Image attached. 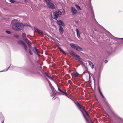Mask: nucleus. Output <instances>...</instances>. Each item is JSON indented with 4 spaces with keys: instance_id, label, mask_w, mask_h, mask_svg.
I'll list each match as a JSON object with an SVG mask.
<instances>
[{
    "instance_id": "nucleus-17",
    "label": "nucleus",
    "mask_w": 123,
    "mask_h": 123,
    "mask_svg": "<svg viewBox=\"0 0 123 123\" xmlns=\"http://www.w3.org/2000/svg\"><path fill=\"white\" fill-rule=\"evenodd\" d=\"M58 48L59 49L60 51L62 52V53L64 54H66V53L63 50L60 48V47L59 46H58Z\"/></svg>"
},
{
    "instance_id": "nucleus-10",
    "label": "nucleus",
    "mask_w": 123,
    "mask_h": 123,
    "mask_svg": "<svg viewBox=\"0 0 123 123\" xmlns=\"http://www.w3.org/2000/svg\"><path fill=\"white\" fill-rule=\"evenodd\" d=\"M53 14L54 16V18L53 17V18L56 19L59 16L58 13L57 12L55 11V12H53Z\"/></svg>"
},
{
    "instance_id": "nucleus-15",
    "label": "nucleus",
    "mask_w": 123,
    "mask_h": 123,
    "mask_svg": "<svg viewBox=\"0 0 123 123\" xmlns=\"http://www.w3.org/2000/svg\"><path fill=\"white\" fill-rule=\"evenodd\" d=\"M104 29L105 31V34L106 35H107L109 36H111L112 37H113V36L109 31H108L105 29Z\"/></svg>"
},
{
    "instance_id": "nucleus-54",
    "label": "nucleus",
    "mask_w": 123,
    "mask_h": 123,
    "mask_svg": "<svg viewBox=\"0 0 123 123\" xmlns=\"http://www.w3.org/2000/svg\"><path fill=\"white\" fill-rule=\"evenodd\" d=\"M120 39H123V38H120Z\"/></svg>"
},
{
    "instance_id": "nucleus-9",
    "label": "nucleus",
    "mask_w": 123,
    "mask_h": 123,
    "mask_svg": "<svg viewBox=\"0 0 123 123\" xmlns=\"http://www.w3.org/2000/svg\"><path fill=\"white\" fill-rule=\"evenodd\" d=\"M76 106L80 110V111L82 112L83 114V112L80 109H81L83 107L77 101L75 103Z\"/></svg>"
},
{
    "instance_id": "nucleus-7",
    "label": "nucleus",
    "mask_w": 123,
    "mask_h": 123,
    "mask_svg": "<svg viewBox=\"0 0 123 123\" xmlns=\"http://www.w3.org/2000/svg\"><path fill=\"white\" fill-rule=\"evenodd\" d=\"M32 51L36 55L38 56H40V55L39 54L40 53V52L38 51V50L35 47H34L32 48Z\"/></svg>"
},
{
    "instance_id": "nucleus-24",
    "label": "nucleus",
    "mask_w": 123,
    "mask_h": 123,
    "mask_svg": "<svg viewBox=\"0 0 123 123\" xmlns=\"http://www.w3.org/2000/svg\"><path fill=\"white\" fill-rule=\"evenodd\" d=\"M1 123H3L4 121V117L2 116L1 117Z\"/></svg>"
},
{
    "instance_id": "nucleus-56",
    "label": "nucleus",
    "mask_w": 123,
    "mask_h": 123,
    "mask_svg": "<svg viewBox=\"0 0 123 123\" xmlns=\"http://www.w3.org/2000/svg\"><path fill=\"white\" fill-rule=\"evenodd\" d=\"M90 4H91V2H90Z\"/></svg>"
},
{
    "instance_id": "nucleus-13",
    "label": "nucleus",
    "mask_w": 123,
    "mask_h": 123,
    "mask_svg": "<svg viewBox=\"0 0 123 123\" xmlns=\"http://www.w3.org/2000/svg\"><path fill=\"white\" fill-rule=\"evenodd\" d=\"M59 31L60 33L61 34H62L64 32V29L63 27L61 26H59Z\"/></svg>"
},
{
    "instance_id": "nucleus-5",
    "label": "nucleus",
    "mask_w": 123,
    "mask_h": 123,
    "mask_svg": "<svg viewBox=\"0 0 123 123\" xmlns=\"http://www.w3.org/2000/svg\"><path fill=\"white\" fill-rule=\"evenodd\" d=\"M115 50V48L109 46L107 48L106 52L108 55H110L112 53L114 52Z\"/></svg>"
},
{
    "instance_id": "nucleus-45",
    "label": "nucleus",
    "mask_w": 123,
    "mask_h": 123,
    "mask_svg": "<svg viewBox=\"0 0 123 123\" xmlns=\"http://www.w3.org/2000/svg\"><path fill=\"white\" fill-rule=\"evenodd\" d=\"M57 87H58V91H59L60 92V91L61 90H60V89L59 88V87H58V85H57Z\"/></svg>"
},
{
    "instance_id": "nucleus-29",
    "label": "nucleus",
    "mask_w": 123,
    "mask_h": 123,
    "mask_svg": "<svg viewBox=\"0 0 123 123\" xmlns=\"http://www.w3.org/2000/svg\"><path fill=\"white\" fill-rule=\"evenodd\" d=\"M75 59L76 60H77L78 61H79L81 63L82 65H84L83 62L82 61H81L79 59H77L76 58H75Z\"/></svg>"
},
{
    "instance_id": "nucleus-47",
    "label": "nucleus",
    "mask_w": 123,
    "mask_h": 123,
    "mask_svg": "<svg viewBox=\"0 0 123 123\" xmlns=\"http://www.w3.org/2000/svg\"><path fill=\"white\" fill-rule=\"evenodd\" d=\"M46 2H48L47 1V0L49 1H50V0H44Z\"/></svg>"
},
{
    "instance_id": "nucleus-50",
    "label": "nucleus",
    "mask_w": 123,
    "mask_h": 123,
    "mask_svg": "<svg viewBox=\"0 0 123 123\" xmlns=\"http://www.w3.org/2000/svg\"><path fill=\"white\" fill-rule=\"evenodd\" d=\"M86 121H88V119L87 118H86Z\"/></svg>"
},
{
    "instance_id": "nucleus-39",
    "label": "nucleus",
    "mask_w": 123,
    "mask_h": 123,
    "mask_svg": "<svg viewBox=\"0 0 123 123\" xmlns=\"http://www.w3.org/2000/svg\"><path fill=\"white\" fill-rule=\"evenodd\" d=\"M64 94V95H65L66 96H69V95H68V94L66 92H65Z\"/></svg>"
},
{
    "instance_id": "nucleus-37",
    "label": "nucleus",
    "mask_w": 123,
    "mask_h": 123,
    "mask_svg": "<svg viewBox=\"0 0 123 123\" xmlns=\"http://www.w3.org/2000/svg\"><path fill=\"white\" fill-rule=\"evenodd\" d=\"M91 68L92 69H93L94 68V65L93 64L91 66Z\"/></svg>"
},
{
    "instance_id": "nucleus-40",
    "label": "nucleus",
    "mask_w": 123,
    "mask_h": 123,
    "mask_svg": "<svg viewBox=\"0 0 123 123\" xmlns=\"http://www.w3.org/2000/svg\"><path fill=\"white\" fill-rule=\"evenodd\" d=\"M34 29L35 30V31L37 30H37H39L37 28V27H35L34 28Z\"/></svg>"
},
{
    "instance_id": "nucleus-14",
    "label": "nucleus",
    "mask_w": 123,
    "mask_h": 123,
    "mask_svg": "<svg viewBox=\"0 0 123 123\" xmlns=\"http://www.w3.org/2000/svg\"><path fill=\"white\" fill-rule=\"evenodd\" d=\"M43 74L45 77H46L49 78H52L51 77V75H49L46 72L43 73Z\"/></svg>"
},
{
    "instance_id": "nucleus-8",
    "label": "nucleus",
    "mask_w": 123,
    "mask_h": 123,
    "mask_svg": "<svg viewBox=\"0 0 123 123\" xmlns=\"http://www.w3.org/2000/svg\"><path fill=\"white\" fill-rule=\"evenodd\" d=\"M56 23L57 24L60 26H62L63 27H65V25L64 22L61 20H57Z\"/></svg>"
},
{
    "instance_id": "nucleus-31",
    "label": "nucleus",
    "mask_w": 123,
    "mask_h": 123,
    "mask_svg": "<svg viewBox=\"0 0 123 123\" xmlns=\"http://www.w3.org/2000/svg\"><path fill=\"white\" fill-rule=\"evenodd\" d=\"M29 52L30 54L31 55H33V53L32 52V51H31V50L30 49H29Z\"/></svg>"
},
{
    "instance_id": "nucleus-46",
    "label": "nucleus",
    "mask_w": 123,
    "mask_h": 123,
    "mask_svg": "<svg viewBox=\"0 0 123 123\" xmlns=\"http://www.w3.org/2000/svg\"><path fill=\"white\" fill-rule=\"evenodd\" d=\"M108 62V60H105V63H107Z\"/></svg>"
},
{
    "instance_id": "nucleus-27",
    "label": "nucleus",
    "mask_w": 123,
    "mask_h": 123,
    "mask_svg": "<svg viewBox=\"0 0 123 123\" xmlns=\"http://www.w3.org/2000/svg\"><path fill=\"white\" fill-rule=\"evenodd\" d=\"M50 88L53 92H54L55 91H56L55 90V89H54V88L52 86L50 87Z\"/></svg>"
},
{
    "instance_id": "nucleus-43",
    "label": "nucleus",
    "mask_w": 123,
    "mask_h": 123,
    "mask_svg": "<svg viewBox=\"0 0 123 123\" xmlns=\"http://www.w3.org/2000/svg\"><path fill=\"white\" fill-rule=\"evenodd\" d=\"M85 113L86 114V115L88 116H89V115H88V113L87 112V111H86V112H85Z\"/></svg>"
},
{
    "instance_id": "nucleus-6",
    "label": "nucleus",
    "mask_w": 123,
    "mask_h": 123,
    "mask_svg": "<svg viewBox=\"0 0 123 123\" xmlns=\"http://www.w3.org/2000/svg\"><path fill=\"white\" fill-rule=\"evenodd\" d=\"M47 6L48 7L51 9H54L55 8V6L50 1L48 2Z\"/></svg>"
},
{
    "instance_id": "nucleus-38",
    "label": "nucleus",
    "mask_w": 123,
    "mask_h": 123,
    "mask_svg": "<svg viewBox=\"0 0 123 123\" xmlns=\"http://www.w3.org/2000/svg\"><path fill=\"white\" fill-rule=\"evenodd\" d=\"M14 36L16 38H17L18 37H19V36L18 35H14Z\"/></svg>"
},
{
    "instance_id": "nucleus-26",
    "label": "nucleus",
    "mask_w": 123,
    "mask_h": 123,
    "mask_svg": "<svg viewBox=\"0 0 123 123\" xmlns=\"http://www.w3.org/2000/svg\"><path fill=\"white\" fill-rule=\"evenodd\" d=\"M28 41H27V42H26L28 45V47L29 48H30L31 47V44H30V43L28 42Z\"/></svg>"
},
{
    "instance_id": "nucleus-32",
    "label": "nucleus",
    "mask_w": 123,
    "mask_h": 123,
    "mask_svg": "<svg viewBox=\"0 0 123 123\" xmlns=\"http://www.w3.org/2000/svg\"><path fill=\"white\" fill-rule=\"evenodd\" d=\"M89 64V65L91 66L92 65V64H93V63L91 61H89L88 62Z\"/></svg>"
},
{
    "instance_id": "nucleus-20",
    "label": "nucleus",
    "mask_w": 123,
    "mask_h": 123,
    "mask_svg": "<svg viewBox=\"0 0 123 123\" xmlns=\"http://www.w3.org/2000/svg\"><path fill=\"white\" fill-rule=\"evenodd\" d=\"M46 79L47 80L48 82L49 83V86H50V87H51V86H52V85L50 81L47 78H46Z\"/></svg>"
},
{
    "instance_id": "nucleus-16",
    "label": "nucleus",
    "mask_w": 123,
    "mask_h": 123,
    "mask_svg": "<svg viewBox=\"0 0 123 123\" xmlns=\"http://www.w3.org/2000/svg\"><path fill=\"white\" fill-rule=\"evenodd\" d=\"M69 53L72 56H74L75 57L76 56V55H77L72 51H70L69 52Z\"/></svg>"
},
{
    "instance_id": "nucleus-42",
    "label": "nucleus",
    "mask_w": 123,
    "mask_h": 123,
    "mask_svg": "<svg viewBox=\"0 0 123 123\" xmlns=\"http://www.w3.org/2000/svg\"><path fill=\"white\" fill-rule=\"evenodd\" d=\"M85 113L86 114V115L88 116H89V115H88V113L87 112V111H86V112H85Z\"/></svg>"
},
{
    "instance_id": "nucleus-58",
    "label": "nucleus",
    "mask_w": 123,
    "mask_h": 123,
    "mask_svg": "<svg viewBox=\"0 0 123 123\" xmlns=\"http://www.w3.org/2000/svg\"><path fill=\"white\" fill-rule=\"evenodd\" d=\"M90 0V1L91 0Z\"/></svg>"
},
{
    "instance_id": "nucleus-18",
    "label": "nucleus",
    "mask_w": 123,
    "mask_h": 123,
    "mask_svg": "<svg viewBox=\"0 0 123 123\" xmlns=\"http://www.w3.org/2000/svg\"><path fill=\"white\" fill-rule=\"evenodd\" d=\"M22 25L21 26L22 29L24 27V26H29L28 24L27 23H24L23 24L22 23Z\"/></svg>"
},
{
    "instance_id": "nucleus-2",
    "label": "nucleus",
    "mask_w": 123,
    "mask_h": 123,
    "mask_svg": "<svg viewBox=\"0 0 123 123\" xmlns=\"http://www.w3.org/2000/svg\"><path fill=\"white\" fill-rule=\"evenodd\" d=\"M22 23L16 22L13 24L12 25V29L16 31H20L22 29Z\"/></svg>"
},
{
    "instance_id": "nucleus-35",
    "label": "nucleus",
    "mask_w": 123,
    "mask_h": 123,
    "mask_svg": "<svg viewBox=\"0 0 123 123\" xmlns=\"http://www.w3.org/2000/svg\"><path fill=\"white\" fill-rule=\"evenodd\" d=\"M58 14L59 13V15H61L62 14V12L60 10H59L58 11Z\"/></svg>"
},
{
    "instance_id": "nucleus-34",
    "label": "nucleus",
    "mask_w": 123,
    "mask_h": 123,
    "mask_svg": "<svg viewBox=\"0 0 123 123\" xmlns=\"http://www.w3.org/2000/svg\"><path fill=\"white\" fill-rule=\"evenodd\" d=\"M76 57L75 58H76L77 59V58H78V59H81V58L78 55H76Z\"/></svg>"
},
{
    "instance_id": "nucleus-48",
    "label": "nucleus",
    "mask_w": 123,
    "mask_h": 123,
    "mask_svg": "<svg viewBox=\"0 0 123 123\" xmlns=\"http://www.w3.org/2000/svg\"><path fill=\"white\" fill-rule=\"evenodd\" d=\"M60 92H61L63 93H64L65 92H64L63 91H62L61 90V91H60Z\"/></svg>"
},
{
    "instance_id": "nucleus-21",
    "label": "nucleus",
    "mask_w": 123,
    "mask_h": 123,
    "mask_svg": "<svg viewBox=\"0 0 123 123\" xmlns=\"http://www.w3.org/2000/svg\"><path fill=\"white\" fill-rule=\"evenodd\" d=\"M39 34H43V32L41 30H37V32Z\"/></svg>"
},
{
    "instance_id": "nucleus-28",
    "label": "nucleus",
    "mask_w": 123,
    "mask_h": 123,
    "mask_svg": "<svg viewBox=\"0 0 123 123\" xmlns=\"http://www.w3.org/2000/svg\"><path fill=\"white\" fill-rule=\"evenodd\" d=\"M79 74L77 72L75 73L74 74V76L75 77H78L79 75Z\"/></svg>"
},
{
    "instance_id": "nucleus-12",
    "label": "nucleus",
    "mask_w": 123,
    "mask_h": 123,
    "mask_svg": "<svg viewBox=\"0 0 123 123\" xmlns=\"http://www.w3.org/2000/svg\"><path fill=\"white\" fill-rule=\"evenodd\" d=\"M71 12L73 15L76 14L77 12V11L74 8L72 7H71Z\"/></svg>"
},
{
    "instance_id": "nucleus-4",
    "label": "nucleus",
    "mask_w": 123,
    "mask_h": 123,
    "mask_svg": "<svg viewBox=\"0 0 123 123\" xmlns=\"http://www.w3.org/2000/svg\"><path fill=\"white\" fill-rule=\"evenodd\" d=\"M18 43L21 45L22 47L24 48L25 50L27 51L28 49V47L25 43L22 40H19L18 41Z\"/></svg>"
},
{
    "instance_id": "nucleus-53",
    "label": "nucleus",
    "mask_w": 123,
    "mask_h": 123,
    "mask_svg": "<svg viewBox=\"0 0 123 123\" xmlns=\"http://www.w3.org/2000/svg\"><path fill=\"white\" fill-rule=\"evenodd\" d=\"M107 115L109 117H110V116L108 114H107Z\"/></svg>"
},
{
    "instance_id": "nucleus-25",
    "label": "nucleus",
    "mask_w": 123,
    "mask_h": 123,
    "mask_svg": "<svg viewBox=\"0 0 123 123\" xmlns=\"http://www.w3.org/2000/svg\"><path fill=\"white\" fill-rule=\"evenodd\" d=\"M98 91H99V92L100 94H101L102 93L101 92L100 89V87H99V82H98Z\"/></svg>"
},
{
    "instance_id": "nucleus-44",
    "label": "nucleus",
    "mask_w": 123,
    "mask_h": 123,
    "mask_svg": "<svg viewBox=\"0 0 123 123\" xmlns=\"http://www.w3.org/2000/svg\"><path fill=\"white\" fill-rule=\"evenodd\" d=\"M100 95L103 98H105L103 96V95L102 94V93Z\"/></svg>"
},
{
    "instance_id": "nucleus-52",
    "label": "nucleus",
    "mask_w": 123,
    "mask_h": 123,
    "mask_svg": "<svg viewBox=\"0 0 123 123\" xmlns=\"http://www.w3.org/2000/svg\"><path fill=\"white\" fill-rule=\"evenodd\" d=\"M94 30L96 31H97V30L96 29H94Z\"/></svg>"
},
{
    "instance_id": "nucleus-55",
    "label": "nucleus",
    "mask_w": 123,
    "mask_h": 123,
    "mask_svg": "<svg viewBox=\"0 0 123 123\" xmlns=\"http://www.w3.org/2000/svg\"><path fill=\"white\" fill-rule=\"evenodd\" d=\"M92 123H94L92 121Z\"/></svg>"
},
{
    "instance_id": "nucleus-57",
    "label": "nucleus",
    "mask_w": 123,
    "mask_h": 123,
    "mask_svg": "<svg viewBox=\"0 0 123 123\" xmlns=\"http://www.w3.org/2000/svg\"><path fill=\"white\" fill-rule=\"evenodd\" d=\"M84 117H85V116L84 115Z\"/></svg>"
},
{
    "instance_id": "nucleus-1",
    "label": "nucleus",
    "mask_w": 123,
    "mask_h": 123,
    "mask_svg": "<svg viewBox=\"0 0 123 123\" xmlns=\"http://www.w3.org/2000/svg\"><path fill=\"white\" fill-rule=\"evenodd\" d=\"M18 68L23 71V73L26 76L33 77L38 73L35 68H31L30 70L20 67H18Z\"/></svg>"
},
{
    "instance_id": "nucleus-30",
    "label": "nucleus",
    "mask_w": 123,
    "mask_h": 123,
    "mask_svg": "<svg viewBox=\"0 0 123 123\" xmlns=\"http://www.w3.org/2000/svg\"><path fill=\"white\" fill-rule=\"evenodd\" d=\"M10 66H9V67H8V68L7 69H6V70H3L0 71V72L7 71V70H8V69L9 68H10Z\"/></svg>"
},
{
    "instance_id": "nucleus-11",
    "label": "nucleus",
    "mask_w": 123,
    "mask_h": 123,
    "mask_svg": "<svg viewBox=\"0 0 123 123\" xmlns=\"http://www.w3.org/2000/svg\"><path fill=\"white\" fill-rule=\"evenodd\" d=\"M22 36V38L26 42H27V41H30L26 37V35L25 33H23Z\"/></svg>"
},
{
    "instance_id": "nucleus-36",
    "label": "nucleus",
    "mask_w": 123,
    "mask_h": 123,
    "mask_svg": "<svg viewBox=\"0 0 123 123\" xmlns=\"http://www.w3.org/2000/svg\"><path fill=\"white\" fill-rule=\"evenodd\" d=\"M10 2L12 3H14L15 2L14 0H9Z\"/></svg>"
},
{
    "instance_id": "nucleus-51",
    "label": "nucleus",
    "mask_w": 123,
    "mask_h": 123,
    "mask_svg": "<svg viewBox=\"0 0 123 123\" xmlns=\"http://www.w3.org/2000/svg\"><path fill=\"white\" fill-rule=\"evenodd\" d=\"M93 16L94 17V18L95 19V18L94 17V13L93 12Z\"/></svg>"
},
{
    "instance_id": "nucleus-3",
    "label": "nucleus",
    "mask_w": 123,
    "mask_h": 123,
    "mask_svg": "<svg viewBox=\"0 0 123 123\" xmlns=\"http://www.w3.org/2000/svg\"><path fill=\"white\" fill-rule=\"evenodd\" d=\"M70 45L72 48L78 51H83L82 48L76 44L71 43L70 44Z\"/></svg>"
},
{
    "instance_id": "nucleus-19",
    "label": "nucleus",
    "mask_w": 123,
    "mask_h": 123,
    "mask_svg": "<svg viewBox=\"0 0 123 123\" xmlns=\"http://www.w3.org/2000/svg\"><path fill=\"white\" fill-rule=\"evenodd\" d=\"M69 98L72 100L74 103L77 101L76 99L71 96Z\"/></svg>"
},
{
    "instance_id": "nucleus-33",
    "label": "nucleus",
    "mask_w": 123,
    "mask_h": 123,
    "mask_svg": "<svg viewBox=\"0 0 123 123\" xmlns=\"http://www.w3.org/2000/svg\"><path fill=\"white\" fill-rule=\"evenodd\" d=\"M5 32L7 34H10V33H11L9 31L6 30L5 31Z\"/></svg>"
},
{
    "instance_id": "nucleus-49",
    "label": "nucleus",
    "mask_w": 123,
    "mask_h": 123,
    "mask_svg": "<svg viewBox=\"0 0 123 123\" xmlns=\"http://www.w3.org/2000/svg\"><path fill=\"white\" fill-rule=\"evenodd\" d=\"M67 97H68L69 98L70 97H71V96L70 95H69V96H67Z\"/></svg>"
},
{
    "instance_id": "nucleus-22",
    "label": "nucleus",
    "mask_w": 123,
    "mask_h": 123,
    "mask_svg": "<svg viewBox=\"0 0 123 123\" xmlns=\"http://www.w3.org/2000/svg\"><path fill=\"white\" fill-rule=\"evenodd\" d=\"M76 30L77 32V36L79 37L80 36V33L79 30L77 29H76Z\"/></svg>"
},
{
    "instance_id": "nucleus-23",
    "label": "nucleus",
    "mask_w": 123,
    "mask_h": 123,
    "mask_svg": "<svg viewBox=\"0 0 123 123\" xmlns=\"http://www.w3.org/2000/svg\"><path fill=\"white\" fill-rule=\"evenodd\" d=\"M75 6L77 8V9L79 10H81V9L80 7L78 5H77L76 4L75 5Z\"/></svg>"
},
{
    "instance_id": "nucleus-41",
    "label": "nucleus",
    "mask_w": 123,
    "mask_h": 123,
    "mask_svg": "<svg viewBox=\"0 0 123 123\" xmlns=\"http://www.w3.org/2000/svg\"><path fill=\"white\" fill-rule=\"evenodd\" d=\"M82 108V109L85 112H86V110H85V109H84V108L83 107Z\"/></svg>"
}]
</instances>
